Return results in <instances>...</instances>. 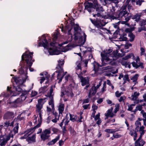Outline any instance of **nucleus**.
Segmentation results:
<instances>
[{
	"mask_svg": "<svg viewBox=\"0 0 146 146\" xmlns=\"http://www.w3.org/2000/svg\"><path fill=\"white\" fill-rule=\"evenodd\" d=\"M33 52H29L26 51L22 56L21 61L20 65L21 68L19 69V72L21 74L20 77H17L14 79L16 83L20 84H23L27 80H28L27 70L28 67H29L31 72L33 71V69L31 68L33 60H32Z\"/></svg>",
	"mask_w": 146,
	"mask_h": 146,
	"instance_id": "1",
	"label": "nucleus"
},
{
	"mask_svg": "<svg viewBox=\"0 0 146 146\" xmlns=\"http://www.w3.org/2000/svg\"><path fill=\"white\" fill-rule=\"evenodd\" d=\"M112 51L111 49H109L106 51L104 50L103 52L101 53V55L103 59V66H105L106 64L115 65L116 64V60L118 57L123 56L125 53H124V52L123 50L121 49L120 51L122 53L119 54L117 51H113L112 53V54H110Z\"/></svg>",
	"mask_w": 146,
	"mask_h": 146,
	"instance_id": "2",
	"label": "nucleus"
},
{
	"mask_svg": "<svg viewBox=\"0 0 146 146\" xmlns=\"http://www.w3.org/2000/svg\"><path fill=\"white\" fill-rule=\"evenodd\" d=\"M58 32H56L52 35L54 41L50 43V47L49 48L48 42L51 41L50 39L48 40V42L47 40L45 35H43L42 36L39 37V41L38 46H43L45 48H46L50 55H57L59 54L57 52L56 50L55 44L56 42L55 41L58 37Z\"/></svg>",
	"mask_w": 146,
	"mask_h": 146,
	"instance_id": "3",
	"label": "nucleus"
},
{
	"mask_svg": "<svg viewBox=\"0 0 146 146\" xmlns=\"http://www.w3.org/2000/svg\"><path fill=\"white\" fill-rule=\"evenodd\" d=\"M16 78H13L12 79L11 82L13 84V89L15 90L16 92L17 93V92H21L22 93V94L21 95V98H18L16 100H15L14 102V103H18L21 101L20 99H21V101H24L26 99L29 91H22V89L19 86H17L16 87L14 85L15 83L18 85L20 84L18 83H16L15 81L14 80V79Z\"/></svg>",
	"mask_w": 146,
	"mask_h": 146,
	"instance_id": "4",
	"label": "nucleus"
},
{
	"mask_svg": "<svg viewBox=\"0 0 146 146\" xmlns=\"http://www.w3.org/2000/svg\"><path fill=\"white\" fill-rule=\"evenodd\" d=\"M74 33V39L76 40L79 37V41L78 42L81 44L83 45L84 44L86 41V34L84 33V39L83 40L82 36H79L78 35L80 34V33L81 31V29L80 27L79 26V25L78 24H74L73 26Z\"/></svg>",
	"mask_w": 146,
	"mask_h": 146,
	"instance_id": "5",
	"label": "nucleus"
},
{
	"mask_svg": "<svg viewBox=\"0 0 146 146\" xmlns=\"http://www.w3.org/2000/svg\"><path fill=\"white\" fill-rule=\"evenodd\" d=\"M127 6H122L120 9L118 17H113V19H125V21L127 22L130 20L131 18V15H129V13L126 10Z\"/></svg>",
	"mask_w": 146,
	"mask_h": 146,
	"instance_id": "6",
	"label": "nucleus"
},
{
	"mask_svg": "<svg viewBox=\"0 0 146 146\" xmlns=\"http://www.w3.org/2000/svg\"><path fill=\"white\" fill-rule=\"evenodd\" d=\"M76 67L75 68L76 73L80 78L82 86H84L89 83V81L86 79V78H84L82 76L83 73L81 72L82 69L81 68V63L80 62H76Z\"/></svg>",
	"mask_w": 146,
	"mask_h": 146,
	"instance_id": "7",
	"label": "nucleus"
},
{
	"mask_svg": "<svg viewBox=\"0 0 146 146\" xmlns=\"http://www.w3.org/2000/svg\"><path fill=\"white\" fill-rule=\"evenodd\" d=\"M58 64L56 67L57 70L55 72L58 73L57 76V79L59 80V82H60L64 76V74L60 78H59L60 75L61 74V73L63 72V66L64 64V62L63 60L61 61L60 60L58 61Z\"/></svg>",
	"mask_w": 146,
	"mask_h": 146,
	"instance_id": "8",
	"label": "nucleus"
},
{
	"mask_svg": "<svg viewBox=\"0 0 146 146\" xmlns=\"http://www.w3.org/2000/svg\"><path fill=\"white\" fill-rule=\"evenodd\" d=\"M53 96V89L52 86L50 87V92L47 93L46 96L49 98L50 101L48 102V104L49 105L51 106V107L52 109L54 108Z\"/></svg>",
	"mask_w": 146,
	"mask_h": 146,
	"instance_id": "9",
	"label": "nucleus"
},
{
	"mask_svg": "<svg viewBox=\"0 0 146 146\" xmlns=\"http://www.w3.org/2000/svg\"><path fill=\"white\" fill-rule=\"evenodd\" d=\"M51 133L50 129H46L43 131L40 135V138L43 141L48 139L50 137V134Z\"/></svg>",
	"mask_w": 146,
	"mask_h": 146,
	"instance_id": "10",
	"label": "nucleus"
},
{
	"mask_svg": "<svg viewBox=\"0 0 146 146\" xmlns=\"http://www.w3.org/2000/svg\"><path fill=\"white\" fill-rule=\"evenodd\" d=\"M93 65L94 70V71L95 73L94 74H92L91 75L93 77H94L100 74L99 71H101V70H100L99 67V66H100V64L96 62H94L93 63Z\"/></svg>",
	"mask_w": 146,
	"mask_h": 146,
	"instance_id": "11",
	"label": "nucleus"
},
{
	"mask_svg": "<svg viewBox=\"0 0 146 146\" xmlns=\"http://www.w3.org/2000/svg\"><path fill=\"white\" fill-rule=\"evenodd\" d=\"M14 116V113L13 112L7 111L4 114L3 118L4 119L12 120Z\"/></svg>",
	"mask_w": 146,
	"mask_h": 146,
	"instance_id": "12",
	"label": "nucleus"
},
{
	"mask_svg": "<svg viewBox=\"0 0 146 146\" xmlns=\"http://www.w3.org/2000/svg\"><path fill=\"white\" fill-rule=\"evenodd\" d=\"M47 98H41L38 100V104L36 105V111L41 110L43 107V105L46 102Z\"/></svg>",
	"mask_w": 146,
	"mask_h": 146,
	"instance_id": "13",
	"label": "nucleus"
},
{
	"mask_svg": "<svg viewBox=\"0 0 146 146\" xmlns=\"http://www.w3.org/2000/svg\"><path fill=\"white\" fill-rule=\"evenodd\" d=\"M84 5L85 7V10H87L89 13H91L94 8V5L91 3L86 2L84 3Z\"/></svg>",
	"mask_w": 146,
	"mask_h": 146,
	"instance_id": "14",
	"label": "nucleus"
},
{
	"mask_svg": "<svg viewBox=\"0 0 146 146\" xmlns=\"http://www.w3.org/2000/svg\"><path fill=\"white\" fill-rule=\"evenodd\" d=\"M133 66L137 68L139 67H140L141 68H143V63L142 62H140L139 59V57H138L135 60V62H133L132 63Z\"/></svg>",
	"mask_w": 146,
	"mask_h": 146,
	"instance_id": "15",
	"label": "nucleus"
},
{
	"mask_svg": "<svg viewBox=\"0 0 146 146\" xmlns=\"http://www.w3.org/2000/svg\"><path fill=\"white\" fill-rule=\"evenodd\" d=\"M40 125L41 123L39 122L38 124L33 127L31 128L28 129L26 131V133L27 134H29V136L32 134L33 131H34L36 129L40 127Z\"/></svg>",
	"mask_w": 146,
	"mask_h": 146,
	"instance_id": "16",
	"label": "nucleus"
},
{
	"mask_svg": "<svg viewBox=\"0 0 146 146\" xmlns=\"http://www.w3.org/2000/svg\"><path fill=\"white\" fill-rule=\"evenodd\" d=\"M97 91L95 87L94 86H92L90 90L88 95V97L89 98H91L93 96H94L96 94Z\"/></svg>",
	"mask_w": 146,
	"mask_h": 146,
	"instance_id": "17",
	"label": "nucleus"
},
{
	"mask_svg": "<svg viewBox=\"0 0 146 146\" xmlns=\"http://www.w3.org/2000/svg\"><path fill=\"white\" fill-rule=\"evenodd\" d=\"M94 4V8L96 9V11L100 12V11H103L104 10L102 7L100 5L98 4V2L95 1V3Z\"/></svg>",
	"mask_w": 146,
	"mask_h": 146,
	"instance_id": "18",
	"label": "nucleus"
},
{
	"mask_svg": "<svg viewBox=\"0 0 146 146\" xmlns=\"http://www.w3.org/2000/svg\"><path fill=\"white\" fill-rule=\"evenodd\" d=\"M141 16V13H136L135 15L131 16V17L132 19H135V21L138 22L140 21Z\"/></svg>",
	"mask_w": 146,
	"mask_h": 146,
	"instance_id": "19",
	"label": "nucleus"
},
{
	"mask_svg": "<svg viewBox=\"0 0 146 146\" xmlns=\"http://www.w3.org/2000/svg\"><path fill=\"white\" fill-rule=\"evenodd\" d=\"M36 135L34 134L30 137H28L26 139V141H27L29 143L32 142L34 143L36 142Z\"/></svg>",
	"mask_w": 146,
	"mask_h": 146,
	"instance_id": "20",
	"label": "nucleus"
},
{
	"mask_svg": "<svg viewBox=\"0 0 146 146\" xmlns=\"http://www.w3.org/2000/svg\"><path fill=\"white\" fill-rule=\"evenodd\" d=\"M60 138V135H58L55 139H52L51 141L49 142L47 145L48 146H50L54 144L59 140Z\"/></svg>",
	"mask_w": 146,
	"mask_h": 146,
	"instance_id": "21",
	"label": "nucleus"
},
{
	"mask_svg": "<svg viewBox=\"0 0 146 146\" xmlns=\"http://www.w3.org/2000/svg\"><path fill=\"white\" fill-rule=\"evenodd\" d=\"M64 105L62 103L59 104L58 106V110L59 114H62L63 111L64 110Z\"/></svg>",
	"mask_w": 146,
	"mask_h": 146,
	"instance_id": "22",
	"label": "nucleus"
},
{
	"mask_svg": "<svg viewBox=\"0 0 146 146\" xmlns=\"http://www.w3.org/2000/svg\"><path fill=\"white\" fill-rule=\"evenodd\" d=\"M139 76V75L138 74H136L131 78V80L134 83V85L137 83V80Z\"/></svg>",
	"mask_w": 146,
	"mask_h": 146,
	"instance_id": "23",
	"label": "nucleus"
},
{
	"mask_svg": "<svg viewBox=\"0 0 146 146\" xmlns=\"http://www.w3.org/2000/svg\"><path fill=\"white\" fill-rule=\"evenodd\" d=\"M139 94L140 93L139 92H135L133 94L131 95V100L134 101L136 100Z\"/></svg>",
	"mask_w": 146,
	"mask_h": 146,
	"instance_id": "24",
	"label": "nucleus"
},
{
	"mask_svg": "<svg viewBox=\"0 0 146 146\" xmlns=\"http://www.w3.org/2000/svg\"><path fill=\"white\" fill-rule=\"evenodd\" d=\"M118 62L120 63L122 65L126 66L127 63V60H126L124 58H123L121 59H120L118 60Z\"/></svg>",
	"mask_w": 146,
	"mask_h": 146,
	"instance_id": "25",
	"label": "nucleus"
},
{
	"mask_svg": "<svg viewBox=\"0 0 146 146\" xmlns=\"http://www.w3.org/2000/svg\"><path fill=\"white\" fill-rule=\"evenodd\" d=\"M14 135L12 131H11L9 134L6 136L5 139L7 141H9L11 137L13 138Z\"/></svg>",
	"mask_w": 146,
	"mask_h": 146,
	"instance_id": "26",
	"label": "nucleus"
},
{
	"mask_svg": "<svg viewBox=\"0 0 146 146\" xmlns=\"http://www.w3.org/2000/svg\"><path fill=\"white\" fill-rule=\"evenodd\" d=\"M48 89L47 88V86H44L41 87L39 90V93H44Z\"/></svg>",
	"mask_w": 146,
	"mask_h": 146,
	"instance_id": "27",
	"label": "nucleus"
},
{
	"mask_svg": "<svg viewBox=\"0 0 146 146\" xmlns=\"http://www.w3.org/2000/svg\"><path fill=\"white\" fill-rule=\"evenodd\" d=\"M113 110V108H111L110 109H109L107 111V113H105V115L106 117L105 118V120H106L108 119V118L109 117V115L110 114L112 113V111Z\"/></svg>",
	"mask_w": 146,
	"mask_h": 146,
	"instance_id": "28",
	"label": "nucleus"
},
{
	"mask_svg": "<svg viewBox=\"0 0 146 146\" xmlns=\"http://www.w3.org/2000/svg\"><path fill=\"white\" fill-rule=\"evenodd\" d=\"M117 131L115 130L114 129H106L104 131L108 133H114Z\"/></svg>",
	"mask_w": 146,
	"mask_h": 146,
	"instance_id": "29",
	"label": "nucleus"
},
{
	"mask_svg": "<svg viewBox=\"0 0 146 146\" xmlns=\"http://www.w3.org/2000/svg\"><path fill=\"white\" fill-rule=\"evenodd\" d=\"M94 24L97 28L99 29H101L102 27L104 26V25H103L101 23L96 21L94 22Z\"/></svg>",
	"mask_w": 146,
	"mask_h": 146,
	"instance_id": "30",
	"label": "nucleus"
},
{
	"mask_svg": "<svg viewBox=\"0 0 146 146\" xmlns=\"http://www.w3.org/2000/svg\"><path fill=\"white\" fill-rule=\"evenodd\" d=\"M7 143V141L5 138H3L2 139H0V145L4 146Z\"/></svg>",
	"mask_w": 146,
	"mask_h": 146,
	"instance_id": "31",
	"label": "nucleus"
},
{
	"mask_svg": "<svg viewBox=\"0 0 146 146\" xmlns=\"http://www.w3.org/2000/svg\"><path fill=\"white\" fill-rule=\"evenodd\" d=\"M19 128V124L17 123L16 126H15L13 129V135H14L18 133Z\"/></svg>",
	"mask_w": 146,
	"mask_h": 146,
	"instance_id": "32",
	"label": "nucleus"
},
{
	"mask_svg": "<svg viewBox=\"0 0 146 146\" xmlns=\"http://www.w3.org/2000/svg\"><path fill=\"white\" fill-rule=\"evenodd\" d=\"M135 125L136 126L135 128L136 130H137V131H138L139 126L141 125V122H139V121H136L135 122Z\"/></svg>",
	"mask_w": 146,
	"mask_h": 146,
	"instance_id": "33",
	"label": "nucleus"
},
{
	"mask_svg": "<svg viewBox=\"0 0 146 146\" xmlns=\"http://www.w3.org/2000/svg\"><path fill=\"white\" fill-rule=\"evenodd\" d=\"M128 36L129 37V41L130 42L133 41L135 38V35L132 33H128Z\"/></svg>",
	"mask_w": 146,
	"mask_h": 146,
	"instance_id": "34",
	"label": "nucleus"
},
{
	"mask_svg": "<svg viewBox=\"0 0 146 146\" xmlns=\"http://www.w3.org/2000/svg\"><path fill=\"white\" fill-rule=\"evenodd\" d=\"M126 35H121L119 38L120 41H126L127 40V38L126 36Z\"/></svg>",
	"mask_w": 146,
	"mask_h": 146,
	"instance_id": "35",
	"label": "nucleus"
},
{
	"mask_svg": "<svg viewBox=\"0 0 146 146\" xmlns=\"http://www.w3.org/2000/svg\"><path fill=\"white\" fill-rule=\"evenodd\" d=\"M115 121V119H108L106 121V123L104 125L105 126H107L108 125L107 124L108 123H114Z\"/></svg>",
	"mask_w": 146,
	"mask_h": 146,
	"instance_id": "36",
	"label": "nucleus"
},
{
	"mask_svg": "<svg viewBox=\"0 0 146 146\" xmlns=\"http://www.w3.org/2000/svg\"><path fill=\"white\" fill-rule=\"evenodd\" d=\"M38 113L39 117L40 118V119L38 120V121L39 122V123H41L42 121V110H39L37 111Z\"/></svg>",
	"mask_w": 146,
	"mask_h": 146,
	"instance_id": "37",
	"label": "nucleus"
},
{
	"mask_svg": "<svg viewBox=\"0 0 146 146\" xmlns=\"http://www.w3.org/2000/svg\"><path fill=\"white\" fill-rule=\"evenodd\" d=\"M145 127L143 126H141L139 128V130H138V131L140 132V134H141L142 133H143V135H144L145 133V130L144 129Z\"/></svg>",
	"mask_w": 146,
	"mask_h": 146,
	"instance_id": "38",
	"label": "nucleus"
},
{
	"mask_svg": "<svg viewBox=\"0 0 146 146\" xmlns=\"http://www.w3.org/2000/svg\"><path fill=\"white\" fill-rule=\"evenodd\" d=\"M72 47V45L71 44H69L64 47V48L66 51H67L70 50Z\"/></svg>",
	"mask_w": 146,
	"mask_h": 146,
	"instance_id": "39",
	"label": "nucleus"
},
{
	"mask_svg": "<svg viewBox=\"0 0 146 146\" xmlns=\"http://www.w3.org/2000/svg\"><path fill=\"white\" fill-rule=\"evenodd\" d=\"M136 133H137L136 131L134 130L133 129L131 130L129 132V134L131 136H134V135H135Z\"/></svg>",
	"mask_w": 146,
	"mask_h": 146,
	"instance_id": "40",
	"label": "nucleus"
},
{
	"mask_svg": "<svg viewBox=\"0 0 146 146\" xmlns=\"http://www.w3.org/2000/svg\"><path fill=\"white\" fill-rule=\"evenodd\" d=\"M135 106V104H132L130 105L129 106H128V108L127 109L128 110L133 112L132 109L133 108V107L134 106Z\"/></svg>",
	"mask_w": 146,
	"mask_h": 146,
	"instance_id": "41",
	"label": "nucleus"
},
{
	"mask_svg": "<svg viewBox=\"0 0 146 146\" xmlns=\"http://www.w3.org/2000/svg\"><path fill=\"white\" fill-rule=\"evenodd\" d=\"M132 57H133L134 55L132 53H131L128 55H127L124 57L123 58H124L126 60H127V59L131 58Z\"/></svg>",
	"mask_w": 146,
	"mask_h": 146,
	"instance_id": "42",
	"label": "nucleus"
},
{
	"mask_svg": "<svg viewBox=\"0 0 146 146\" xmlns=\"http://www.w3.org/2000/svg\"><path fill=\"white\" fill-rule=\"evenodd\" d=\"M123 79L124 80H126L129 82L130 80L129 79V76L127 74L124 75Z\"/></svg>",
	"mask_w": 146,
	"mask_h": 146,
	"instance_id": "43",
	"label": "nucleus"
},
{
	"mask_svg": "<svg viewBox=\"0 0 146 146\" xmlns=\"http://www.w3.org/2000/svg\"><path fill=\"white\" fill-rule=\"evenodd\" d=\"M106 83H104L103 84V87L101 89V91L102 92H103L106 91Z\"/></svg>",
	"mask_w": 146,
	"mask_h": 146,
	"instance_id": "44",
	"label": "nucleus"
},
{
	"mask_svg": "<svg viewBox=\"0 0 146 146\" xmlns=\"http://www.w3.org/2000/svg\"><path fill=\"white\" fill-rule=\"evenodd\" d=\"M70 115V120L72 121L73 122H74L76 120L74 117V115H72L71 114H69Z\"/></svg>",
	"mask_w": 146,
	"mask_h": 146,
	"instance_id": "45",
	"label": "nucleus"
},
{
	"mask_svg": "<svg viewBox=\"0 0 146 146\" xmlns=\"http://www.w3.org/2000/svg\"><path fill=\"white\" fill-rule=\"evenodd\" d=\"M84 110H86L87 109H90V104L84 105L82 106Z\"/></svg>",
	"mask_w": 146,
	"mask_h": 146,
	"instance_id": "46",
	"label": "nucleus"
},
{
	"mask_svg": "<svg viewBox=\"0 0 146 146\" xmlns=\"http://www.w3.org/2000/svg\"><path fill=\"white\" fill-rule=\"evenodd\" d=\"M126 97L125 96H121L119 99V101L120 102H124V101Z\"/></svg>",
	"mask_w": 146,
	"mask_h": 146,
	"instance_id": "47",
	"label": "nucleus"
},
{
	"mask_svg": "<svg viewBox=\"0 0 146 146\" xmlns=\"http://www.w3.org/2000/svg\"><path fill=\"white\" fill-rule=\"evenodd\" d=\"M144 1L143 0H137L136 2V4L137 5H139L141 6V5L142 3L144 2Z\"/></svg>",
	"mask_w": 146,
	"mask_h": 146,
	"instance_id": "48",
	"label": "nucleus"
},
{
	"mask_svg": "<svg viewBox=\"0 0 146 146\" xmlns=\"http://www.w3.org/2000/svg\"><path fill=\"white\" fill-rule=\"evenodd\" d=\"M90 98H89L88 97L87 98L85 99H83V101L82 104H83L85 103H88L90 101Z\"/></svg>",
	"mask_w": 146,
	"mask_h": 146,
	"instance_id": "49",
	"label": "nucleus"
},
{
	"mask_svg": "<svg viewBox=\"0 0 146 146\" xmlns=\"http://www.w3.org/2000/svg\"><path fill=\"white\" fill-rule=\"evenodd\" d=\"M72 30V29H70V30H69L67 34L68 35L70 36L69 37H70V40H72V35L71 33V31Z\"/></svg>",
	"mask_w": 146,
	"mask_h": 146,
	"instance_id": "50",
	"label": "nucleus"
},
{
	"mask_svg": "<svg viewBox=\"0 0 146 146\" xmlns=\"http://www.w3.org/2000/svg\"><path fill=\"white\" fill-rule=\"evenodd\" d=\"M52 130L53 131L54 133H57L58 131V129L56 128L53 127L52 129Z\"/></svg>",
	"mask_w": 146,
	"mask_h": 146,
	"instance_id": "51",
	"label": "nucleus"
},
{
	"mask_svg": "<svg viewBox=\"0 0 146 146\" xmlns=\"http://www.w3.org/2000/svg\"><path fill=\"white\" fill-rule=\"evenodd\" d=\"M9 94L8 93H5V92H3L0 95V97L1 96H3L6 97H7L9 96Z\"/></svg>",
	"mask_w": 146,
	"mask_h": 146,
	"instance_id": "52",
	"label": "nucleus"
},
{
	"mask_svg": "<svg viewBox=\"0 0 146 146\" xmlns=\"http://www.w3.org/2000/svg\"><path fill=\"white\" fill-rule=\"evenodd\" d=\"M132 46V44H131L129 43H126L125 44V49H128L129 48V47Z\"/></svg>",
	"mask_w": 146,
	"mask_h": 146,
	"instance_id": "53",
	"label": "nucleus"
},
{
	"mask_svg": "<svg viewBox=\"0 0 146 146\" xmlns=\"http://www.w3.org/2000/svg\"><path fill=\"white\" fill-rule=\"evenodd\" d=\"M29 136V134H26V133L24 135L21 137L20 138V139H27L28 137Z\"/></svg>",
	"mask_w": 146,
	"mask_h": 146,
	"instance_id": "54",
	"label": "nucleus"
},
{
	"mask_svg": "<svg viewBox=\"0 0 146 146\" xmlns=\"http://www.w3.org/2000/svg\"><path fill=\"white\" fill-rule=\"evenodd\" d=\"M65 141H63L61 139L58 142V144L59 146H62L64 144Z\"/></svg>",
	"mask_w": 146,
	"mask_h": 146,
	"instance_id": "55",
	"label": "nucleus"
},
{
	"mask_svg": "<svg viewBox=\"0 0 146 146\" xmlns=\"http://www.w3.org/2000/svg\"><path fill=\"white\" fill-rule=\"evenodd\" d=\"M136 108H137V110L141 111V110L142 109V107L141 105H139L137 106Z\"/></svg>",
	"mask_w": 146,
	"mask_h": 146,
	"instance_id": "56",
	"label": "nucleus"
},
{
	"mask_svg": "<svg viewBox=\"0 0 146 146\" xmlns=\"http://www.w3.org/2000/svg\"><path fill=\"white\" fill-rule=\"evenodd\" d=\"M88 62V60H85L84 61V63L85 64V66H84V68H85V69H87V64Z\"/></svg>",
	"mask_w": 146,
	"mask_h": 146,
	"instance_id": "57",
	"label": "nucleus"
},
{
	"mask_svg": "<svg viewBox=\"0 0 146 146\" xmlns=\"http://www.w3.org/2000/svg\"><path fill=\"white\" fill-rule=\"evenodd\" d=\"M113 136L114 137H115V138H118L120 137L121 136V135H119L117 133L116 134H113Z\"/></svg>",
	"mask_w": 146,
	"mask_h": 146,
	"instance_id": "58",
	"label": "nucleus"
},
{
	"mask_svg": "<svg viewBox=\"0 0 146 146\" xmlns=\"http://www.w3.org/2000/svg\"><path fill=\"white\" fill-rule=\"evenodd\" d=\"M92 108L93 110L95 111L98 108V107L95 104H93L92 106Z\"/></svg>",
	"mask_w": 146,
	"mask_h": 146,
	"instance_id": "59",
	"label": "nucleus"
},
{
	"mask_svg": "<svg viewBox=\"0 0 146 146\" xmlns=\"http://www.w3.org/2000/svg\"><path fill=\"white\" fill-rule=\"evenodd\" d=\"M53 114L54 116V117L55 118H58L59 117V115H58V113L56 112H53Z\"/></svg>",
	"mask_w": 146,
	"mask_h": 146,
	"instance_id": "60",
	"label": "nucleus"
},
{
	"mask_svg": "<svg viewBox=\"0 0 146 146\" xmlns=\"http://www.w3.org/2000/svg\"><path fill=\"white\" fill-rule=\"evenodd\" d=\"M115 95L116 97L118 98L119 97L121 96V94L118 91H117L115 92Z\"/></svg>",
	"mask_w": 146,
	"mask_h": 146,
	"instance_id": "61",
	"label": "nucleus"
},
{
	"mask_svg": "<svg viewBox=\"0 0 146 146\" xmlns=\"http://www.w3.org/2000/svg\"><path fill=\"white\" fill-rule=\"evenodd\" d=\"M69 130L71 134H72L73 135L74 134L75 131L71 127H70L69 129Z\"/></svg>",
	"mask_w": 146,
	"mask_h": 146,
	"instance_id": "62",
	"label": "nucleus"
},
{
	"mask_svg": "<svg viewBox=\"0 0 146 146\" xmlns=\"http://www.w3.org/2000/svg\"><path fill=\"white\" fill-rule=\"evenodd\" d=\"M103 98H100L99 99H98L97 102L99 104H100L103 102Z\"/></svg>",
	"mask_w": 146,
	"mask_h": 146,
	"instance_id": "63",
	"label": "nucleus"
},
{
	"mask_svg": "<svg viewBox=\"0 0 146 146\" xmlns=\"http://www.w3.org/2000/svg\"><path fill=\"white\" fill-rule=\"evenodd\" d=\"M100 116V113H98V114H97L95 117L94 119L95 120L99 119Z\"/></svg>",
	"mask_w": 146,
	"mask_h": 146,
	"instance_id": "64",
	"label": "nucleus"
}]
</instances>
